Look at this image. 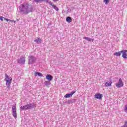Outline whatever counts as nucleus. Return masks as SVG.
Returning <instances> with one entry per match:
<instances>
[{"label": "nucleus", "mask_w": 127, "mask_h": 127, "mask_svg": "<svg viewBox=\"0 0 127 127\" xmlns=\"http://www.w3.org/2000/svg\"><path fill=\"white\" fill-rule=\"evenodd\" d=\"M72 97L70 94H66L65 95H64V98H71Z\"/></svg>", "instance_id": "obj_19"}, {"label": "nucleus", "mask_w": 127, "mask_h": 127, "mask_svg": "<svg viewBox=\"0 0 127 127\" xmlns=\"http://www.w3.org/2000/svg\"><path fill=\"white\" fill-rule=\"evenodd\" d=\"M111 85H112V82H107L105 83V86L106 87H110V86H111Z\"/></svg>", "instance_id": "obj_18"}, {"label": "nucleus", "mask_w": 127, "mask_h": 127, "mask_svg": "<svg viewBox=\"0 0 127 127\" xmlns=\"http://www.w3.org/2000/svg\"><path fill=\"white\" fill-rule=\"evenodd\" d=\"M66 21H67V22H68L69 23L70 22H72V18L70 17H67L66 18Z\"/></svg>", "instance_id": "obj_15"}, {"label": "nucleus", "mask_w": 127, "mask_h": 127, "mask_svg": "<svg viewBox=\"0 0 127 127\" xmlns=\"http://www.w3.org/2000/svg\"><path fill=\"white\" fill-rule=\"evenodd\" d=\"M28 106H29V110L33 109V108H35V107H36V105H35V104H28Z\"/></svg>", "instance_id": "obj_12"}, {"label": "nucleus", "mask_w": 127, "mask_h": 127, "mask_svg": "<svg viewBox=\"0 0 127 127\" xmlns=\"http://www.w3.org/2000/svg\"><path fill=\"white\" fill-rule=\"evenodd\" d=\"M28 64H32L36 62V58L33 56H30L28 57Z\"/></svg>", "instance_id": "obj_2"}, {"label": "nucleus", "mask_w": 127, "mask_h": 127, "mask_svg": "<svg viewBox=\"0 0 127 127\" xmlns=\"http://www.w3.org/2000/svg\"><path fill=\"white\" fill-rule=\"evenodd\" d=\"M20 111H26V110H29L28 104H27L24 106H21L20 108Z\"/></svg>", "instance_id": "obj_8"}, {"label": "nucleus", "mask_w": 127, "mask_h": 127, "mask_svg": "<svg viewBox=\"0 0 127 127\" xmlns=\"http://www.w3.org/2000/svg\"><path fill=\"white\" fill-rule=\"evenodd\" d=\"M53 0V1H58V0Z\"/></svg>", "instance_id": "obj_29"}, {"label": "nucleus", "mask_w": 127, "mask_h": 127, "mask_svg": "<svg viewBox=\"0 0 127 127\" xmlns=\"http://www.w3.org/2000/svg\"><path fill=\"white\" fill-rule=\"evenodd\" d=\"M121 51L118 52H116L114 54V55H115V56H118V57L121 56Z\"/></svg>", "instance_id": "obj_17"}, {"label": "nucleus", "mask_w": 127, "mask_h": 127, "mask_svg": "<svg viewBox=\"0 0 127 127\" xmlns=\"http://www.w3.org/2000/svg\"><path fill=\"white\" fill-rule=\"evenodd\" d=\"M28 6H29V5H28V4L27 3L22 4V9L23 11H26V12H25L26 14H27V13H28Z\"/></svg>", "instance_id": "obj_4"}, {"label": "nucleus", "mask_w": 127, "mask_h": 127, "mask_svg": "<svg viewBox=\"0 0 127 127\" xmlns=\"http://www.w3.org/2000/svg\"><path fill=\"white\" fill-rule=\"evenodd\" d=\"M18 63H19L20 64H24V63H25V58L23 57H21L18 61Z\"/></svg>", "instance_id": "obj_7"}, {"label": "nucleus", "mask_w": 127, "mask_h": 127, "mask_svg": "<svg viewBox=\"0 0 127 127\" xmlns=\"http://www.w3.org/2000/svg\"><path fill=\"white\" fill-rule=\"evenodd\" d=\"M121 53L122 54V57L124 58V59H127V57L126 56H127V50H124L120 51Z\"/></svg>", "instance_id": "obj_6"}, {"label": "nucleus", "mask_w": 127, "mask_h": 127, "mask_svg": "<svg viewBox=\"0 0 127 127\" xmlns=\"http://www.w3.org/2000/svg\"><path fill=\"white\" fill-rule=\"evenodd\" d=\"M3 18H5L3 17V16H0V20H1V21H3Z\"/></svg>", "instance_id": "obj_23"}, {"label": "nucleus", "mask_w": 127, "mask_h": 127, "mask_svg": "<svg viewBox=\"0 0 127 127\" xmlns=\"http://www.w3.org/2000/svg\"><path fill=\"white\" fill-rule=\"evenodd\" d=\"M44 84L46 87H49L51 85V83L49 81H45Z\"/></svg>", "instance_id": "obj_14"}, {"label": "nucleus", "mask_w": 127, "mask_h": 127, "mask_svg": "<svg viewBox=\"0 0 127 127\" xmlns=\"http://www.w3.org/2000/svg\"><path fill=\"white\" fill-rule=\"evenodd\" d=\"M75 93H76L75 91H73L71 92H70V96L72 97V96H73V95H74L75 94Z\"/></svg>", "instance_id": "obj_21"}, {"label": "nucleus", "mask_w": 127, "mask_h": 127, "mask_svg": "<svg viewBox=\"0 0 127 127\" xmlns=\"http://www.w3.org/2000/svg\"><path fill=\"white\" fill-rule=\"evenodd\" d=\"M46 79H47V80H48V81H52L53 79V76L50 74H47L46 76Z\"/></svg>", "instance_id": "obj_9"}, {"label": "nucleus", "mask_w": 127, "mask_h": 127, "mask_svg": "<svg viewBox=\"0 0 127 127\" xmlns=\"http://www.w3.org/2000/svg\"><path fill=\"white\" fill-rule=\"evenodd\" d=\"M50 5H52V7H53V8H54V9H55L56 10H57V11H58V10H59V8H58V7H57V6H56V5H55L54 3H50Z\"/></svg>", "instance_id": "obj_10"}, {"label": "nucleus", "mask_w": 127, "mask_h": 127, "mask_svg": "<svg viewBox=\"0 0 127 127\" xmlns=\"http://www.w3.org/2000/svg\"><path fill=\"white\" fill-rule=\"evenodd\" d=\"M116 86L117 88H121V87H124V83H123L122 78H120L119 82L116 84Z\"/></svg>", "instance_id": "obj_5"}, {"label": "nucleus", "mask_w": 127, "mask_h": 127, "mask_svg": "<svg viewBox=\"0 0 127 127\" xmlns=\"http://www.w3.org/2000/svg\"><path fill=\"white\" fill-rule=\"evenodd\" d=\"M103 1L105 2V4H107V3H109L110 0H104Z\"/></svg>", "instance_id": "obj_20"}, {"label": "nucleus", "mask_w": 127, "mask_h": 127, "mask_svg": "<svg viewBox=\"0 0 127 127\" xmlns=\"http://www.w3.org/2000/svg\"><path fill=\"white\" fill-rule=\"evenodd\" d=\"M12 110L13 111V117H14L15 119H16V118L17 117V114H16V104L12 106Z\"/></svg>", "instance_id": "obj_3"}, {"label": "nucleus", "mask_w": 127, "mask_h": 127, "mask_svg": "<svg viewBox=\"0 0 127 127\" xmlns=\"http://www.w3.org/2000/svg\"><path fill=\"white\" fill-rule=\"evenodd\" d=\"M125 125L127 127V121L125 122Z\"/></svg>", "instance_id": "obj_28"}, {"label": "nucleus", "mask_w": 127, "mask_h": 127, "mask_svg": "<svg viewBox=\"0 0 127 127\" xmlns=\"http://www.w3.org/2000/svg\"><path fill=\"white\" fill-rule=\"evenodd\" d=\"M4 81L6 82L7 88H9L10 84H11V81H12V78L11 77H9L7 74H5Z\"/></svg>", "instance_id": "obj_1"}, {"label": "nucleus", "mask_w": 127, "mask_h": 127, "mask_svg": "<svg viewBox=\"0 0 127 127\" xmlns=\"http://www.w3.org/2000/svg\"><path fill=\"white\" fill-rule=\"evenodd\" d=\"M83 39H85V40H87V41H89V42H93L94 41V39H92L91 38L85 37L83 38Z\"/></svg>", "instance_id": "obj_11"}, {"label": "nucleus", "mask_w": 127, "mask_h": 127, "mask_svg": "<svg viewBox=\"0 0 127 127\" xmlns=\"http://www.w3.org/2000/svg\"><path fill=\"white\" fill-rule=\"evenodd\" d=\"M4 20H6V21H10V22H11V21H12L11 20H10V19H6V18H4Z\"/></svg>", "instance_id": "obj_24"}, {"label": "nucleus", "mask_w": 127, "mask_h": 127, "mask_svg": "<svg viewBox=\"0 0 127 127\" xmlns=\"http://www.w3.org/2000/svg\"><path fill=\"white\" fill-rule=\"evenodd\" d=\"M43 0H34V1H35V2H39V1H43Z\"/></svg>", "instance_id": "obj_22"}, {"label": "nucleus", "mask_w": 127, "mask_h": 127, "mask_svg": "<svg viewBox=\"0 0 127 127\" xmlns=\"http://www.w3.org/2000/svg\"><path fill=\"white\" fill-rule=\"evenodd\" d=\"M102 97H103V96L101 94H96L95 96V98L101 100V99H102Z\"/></svg>", "instance_id": "obj_13"}, {"label": "nucleus", "mask_w": 127, "mask_h": 127, "mask_svg": "<svg viewBox=\"0 0 127 127\" xmlns=\"http://www.w3.org/2000/svg\"><path fill=\"white\" fill-rule=\"evenodd\" d=\"M38 76H39V77H42V76H43V75L42 74V73H40V72H39V73H38Z\"/></svg>", "instance_id": "obj_25"}, {"label": "nucleus", "mask_w": 127, "mask_h": 127, "mask_svg": "<svg viewBox=\"0 0 127 127\" xmlns=\"http://www.w3.org/2000/svg\"><path fill=\"white\" fill-rule=\"evenodd\" d=\"M39 72H35V76H37V75H38Z\"/></svg>", "instance_id": "obj_27"}, {"label": "nucleus", "mask_w": 127, "mask_h": 127, "mask_svg": "<svg viewBox=\"0 0 127 127\" xmlns=\"http://www.w3.org/2000/svg\"><path fill=\"white\" fill-rule=\"evenodd\" d=\"M34 41L35 42H36V43H37L38 44L39 43H41V39H40V38L36 39L34 40Z\"/></svg>", "instance_id": "obj_16"}, {"label": "nucleus", "mask_w": 127, "mask_h": 127, "mask_svg": "<svg viewBox=\"0 0 127 127\" xmlns=\"http://www.w3.org/2000/svg\"><path fill=\"white\" fill-rule=\"evenodd\" d=\"M125 111L126 113H127V105H126L125 107Z\"/></svg>", "instance_id": "obj_26"}]
</instances>
